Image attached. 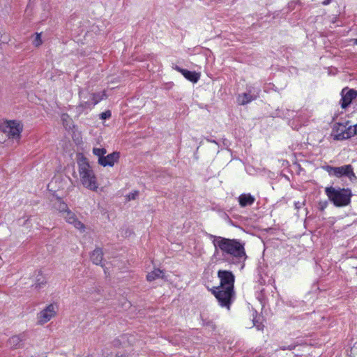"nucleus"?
I'll return each mask as SVG.
<instances>
[{
    "instance_id": "obj_14",
    "label": "nucleus",
    "mask_w": 357,
    "mask_h": 357,
    "mask_svg": "<svg viewBox=\"0 0 357 357\" xmlns=\"http://www.w3.org/2000/svg\"><path fill=\"white\" fill-rule=\"evenodd\" d=\"M350 128H351V126H347V125L337 123V125H336V140L346 139L347 138H342L341 136L345 132L349 131Z\"/></svg>"
},
{
    "instance_id": "obj_19",
    "label": "nucleus",
    "mask_w": 357,
    "mask_h": 357,
    "mask_svg": "<svg viewBox=\"0 0 357 357\" xmlns=\"http://www.w3.org/2000/svg\"><path fill=\"white\" fill-rule=\"evenodd\" d=\"M105 97V91L97 93H93L91 95V100L92 102L90 103L89 102H86L85 104H93V105L98 103L101 100H102Z\"/></svg>"
},
{
    "instance_id": "obj_16",
    "label": "nucleus",
    "mask_w": 357,
    "mask_h": 357,
    "mask_svg": "<svg viewBox=\"0 0 357 357\" xmlns=\"http://www.w3.org/2000/svg\"><path fill=\"white\" fill-rule=\"evenodd\" d=\"M54 207L60 213H62V215L68 211L67 204L59 198L56 199L55 203L54 204Z\"/></svg>"
},
{
    "instance_id": "obj_1",
    "label": "nucleus",
    "mask_w": 357,
    "mask_h": 357,
    "mask_svg": "<svg viewBox=\"0 0 357 357\" xmlns=\"http://www.w3.org/2000/svg\"><path fill=\"white\" fill-rule=\"evenodd\" d=\"M218 277L220 281V285L211 289L212 294L222 307L229 310L235 298L234 290L235 277L231 271L222 270L218 272Z\"/></svg>"
},
{
    "instance_id": "obj_25",
    "label": "nucleus",
    "mask_w": 357,
    "mask_h": 357,
    "mask_svg": "<svg viewBox=\"0 0 357 357\" xmlns=\"http://www.w3.org/2000/svg\"><path fill=\"white\" fill-rule=\"evenodd\" d=\"M111 116V112L110 111H106L105 112L101 113L100 118L102 119H109Z\"/></svg>"
},
{
    "instance_id": "obj_4",
    "label": "nucleus",
    "mask_w": 357,
    "mask_h": 357,
    "mask_svg": "<svg viewBox=\"0 0 357 357\" xmlns=\"http://www.w3.org/2000/svg\"><path fill=\"white\" fill-rule=\"evenodd\" d=\"M0 130L9 139H19L23 130V125L15 120H3L0 121Z\"/></svg>"
},
{
    "instance_id": "obj_21",
    "label": "nucleus",
    "mask_w": 357,
    "mask_h": 357,
    "mask_svg": "<svg viewBox=\"0 0 357 357\" xmlns=\"http://www.w3.org/2000/svg\"><path fill=\"white\" fill-rule=\"evenodd\" d=\"M354 135H357V124L355 125L354 127L351 126V128L349 130V131L345 132L341 137L342 138H350Z\"/></svg>"
},
{
    "instance_id": "obj_15",
    "label": "nucleus",
    "mask_w": 357,
    "mask_h": 357,
    "mask_svg": "<svg viewBox=\"0 0 357 357\" xmlns=\"http://www.w3.org/2000/svg\"><path fill=\"white\" fill-rule=\"evenodd\" d=\"M255 201V198L251 196L250 194L248 195H241L239 197V203L241 206H246L248 205H251L253 204Z\"/></svg>"
},
{
    "instance_id": "obj_30",
    "label": "nucleus",
    "mask_w": 357,
    "mask_h": 357,
    "mask_svg": "<svg viewBox=\"0 0 357 357\" xmlns=\"http://www.w3.org/2000/svg\"><path fill=\"white\" fill-rule=\"evenodd\" d=\"M299 204V203H296V204H295V206H296V208H298V207H299V204Z\"/></svg>"
},
{
    "instance_id": "obj_32",
    "label": "nucleus",
    "mask_w": 357,
    "mask_h": 357,
    "mask_svg": "<svg viewBox=\"0 0 357 357\" xmlns=\"http://www.w3.org/2000/svg\"><path fill=\"white\" fill-rule=\"evenodd\" d=\"M210 324H211V326L213 327V324L212 322H211Z\"/></svg>"
},
{
    "instance_id": "obj_29",
    "label": "nucleus",
    "mask_w": 357,
    "mask_h": 357,
    "mask_svg": "<svg viewBox=\"0 0 357 357\" xmlns=\"http://www.w3.org/2000/svg\"><path fill=\"white\" fill-rule=\"evenodd\" d=\"M299 204V203H296V204H295V206H296V208H298V207H299V204Z\"/></svg>"
},
{
    "instance_id": "obj_12",
    "label": "nucleus",
    "mask_w": 357,
    "mask_h": 357,
    "mask_svg": "<svg viewBox=\"0 0 357 357\" xmlns=\"http://www.w3.org/2000/svg\"><path fill=\"white\" fill-rule=\"evenodd\" d=\"M103 259V253L101 249L96 248L94 250L91 255V259L94 264L100 265L102 266V261Z\"/></svg>"
},
{
    "instance_id": "obj_8",
    "label": "nucleus",
    "mask_w": 357,
    "mask_h": 357,
    "mask_svg": "<svg viewBox=\"0 0 357 357\" xmlns=\"http://www.w3.org/2000/svg\"><path fill=\"white\" fill-rule=\"evenodd\" d=\"M336 178H345L350 182H354L357 179L351 165L336 167Z\"/></svg>"
},
{
    "instance_id": "obj_20",
    "label": "nucleus",
    "mask_w": 357,
    "mask_h": 357,
    "mask_svg": "<svg viewBox=\"0 0 357 357\" xmlns=\"http://www.w3.org/2000/svg\"><path fill=\"white\" fill-rule=\"evenodd\" d=\"M255 97H252L249 93H243L240 95L238 98V101L240 105H245L250 102L252 100H254Z\"/></svg>"
},
{
    "instance_id": "obj_11",
    "label": "nucleus",
    "mask_w": 357,
    "mask_h": 357,
    "mask_svg": "<svg viewBox=\"0 0 357 357\" xmlns=\"http://www.w3.org/2000/svg\"><path fill=\"white\" fill-rule=\"evenodd\" d=\"M174 69L181 73L187 79L192 82H197L199 79V75L195 72L183 69L177 66L174 68Z\"/></svg>"
},
{
    "instance_id": "obj_26",
    "label": "nucleus",
    "mask_w": 357,
    "mask_h": 357,
    "mask_svg": "<svg viewBox=\"0 0 357 357\" xmlns=\"http://www.w3.org/2000/svg\"><path fill=\"white\" fill-rule=\"evenodd\" d=\"M327 204H328V202L327 201L320 202L319 204V208L321 211H323L326 207Z\"/></svg>"
},
{
    "instance_id": "obj_23",
    "label": "nucleus",
    "mask_w": 357,
    "mask_h": 357,
    "mask_svg": "<svg viewBox=\"0 0 357 357\" xmlns=\"http://www.w3.org/2000/svg\"><path fill=\"white\" fill-rule=\"evenodd\" d=\"M93 153L94 155H97L98 158H103L105 154H106L107 151L105 149L93 148Z\"/></svg>"
},
{
    "instance_id": "obj_3",
    "label": "nucleus",
    "mask_w": 357,
    "mask_h": 357,
    "mask_svg": "<svg viewBox=\"0 0 357 357\" xmlns=\"http://www.w3.org/2000/svg\"><path fill=\"white\" fill-rule=\"evenodd\" d=\"M79 180L83 186L90 190L96 191L98 183L96 174L87 159L80 158L77 161Z\"/></svg>"
},
{
    "instance_id": "obj_28",
    "label": "nucleus",
    "mask_w": 357,
    "mask_h": 357,
    "mask_svg": "<svg viewBox=\"0 0 357 357\" xmlns=\"http://www.w3.org/2000/svg\"><path fill=\"white\" fill-rule=\"evenodd\" d=\"M130 199H135V195H132L131 197L129 196Z\"/></svg>"
},
{
    "instance_id": "obj_5",
    "label": "nucleus",
    "mask_w": 357,
    "mask_h": 357,
    "mask_svg": "<svg viewBox=\"0 0 357 357\" xmlns=\"http://www.w3.org/2000/svg\"><path fill=\"white\" fill-rule=\"evenodd\" d=\"M340 95V105L342 109L346 110L351 105L352 100L356 98L357 91L345 87L342 90Z\"/></svg>"
},
{
    "instance_id": "obj_7",
    "label": "nucleus",
    "mask_w": 357,
    "mask_h": 357,
    "mask_svg": "<svg viewBox=\"0 0 357 357\" xmlns=\"http://www.w3.org/2000/svg\"><path fill=\"white\" fill-rule=\"evenodd\" d=\"M56 314V306L50 304L40 313L38 314V322L42 325L48 322Z\"/></svg>"
},
{
    "instance_id": "obj_10",
    "label": "nucleus",
    "mask_w": 357,
    "mask_h": 357,
    "mask_svg": "<svg viewBox=\"0 0 357 357\" xmlns=\"http://www.w3.org/2000/svg\"><path fill=\"white\" fill-rule=\"evenodd\" d=\"M119 159V153L113 152L106 156L104 155L103 158H98V164L103 167H113L114 164L118 162Z\"/></svg>"
},
{
    "instance_id": "obj_6",
    "label": "nucleus",
    "mask_w": 357,
    "mask_h": 357,
    "mask_svg": "<svg viewBox=\"0 0 357 357\" xmlns=\"http://www.w3.org/2000/svg\"><path fill=\"white\" fill-rule=\"evenodd\" d=\"M351 195L349 188L336 189V207L349 205L351 202Z\"/></svg>"
},
{
    "instance_id": "obj_18",
    "label": "nucleus",
    "mask_w": 357,
    "mask_h": 357,
    "mask_svg": "<svg viewBox=\"0 0 357 357\" xmlns=\"http://www.w3.org/2000/svg\"><path fill=\"white\" fill-rule=\"evenodd\" d=\"M46 282L47 281L45 276L40 273V271H38L33 286H34L36 289H40L42 288L46 284Z\"/></svg>"
},
{
    "instance_id": "obj_31",
    "label": "nucleus",
    "mask_w": 357,
    "mask_h": 357,
    "mask_svg": "<svg viewBox=\"0 0 357 357\" xmlns=\"http://www.w3.org/2000/svg\"><path fill=\"white\" fill-rule=\"evenodd\" d=\"M354 44H356V45H357V38H356V39H354Z\"/></svg>"
},
{
    "instance_id": "obj_24",
    "label": "nucleus",
    "mask_w": 357,
    "mask_h": 357,
    "mask_svg": "<svg viewBox=\"0 0 357 357\" xmlns=\"http://www.w3.org/2000/svg\"><path fill=\"white\" fill-rule=\"evenodd\" d=\"M42 43H43V41H42V39H41V34L38 33H36L34 35V38L33 40V45L36 47H38L39 46L41 45Z\"/></svg>"
},
{
    "instance_id": "obj_22",
    "label": "nucleus",
    "mask_w": 357,
    "mask_h": 357,
    "mask_svg": "<svg viewBox=\"0 0 357 357\" xmlns=\"http://www.w3.org/2000/svg\"><path fill=\"white\" fill-rule=\"evenodd\" d=\"M326 193L328 199L335 204V188L333 187L326 188Z\"/></svg>"
},
{
    "instance_id": "obj_9",
    "label": "nucleus",
    "mask_w": 357,
    "mask_h": 357,
    "mask_svg": "<svg viewBox=\"0 0 357 357\" xmlns=\"http://www.w3.org/2000/svg\"><path fill=\"white\" fill-rule=\"evenodd\" d=\"M62 216L68 223L73 225L76 229L81 231H84L85 227L84 224L77 220L76 215L72 211L68 210Z\"/></svg>"
},
{
    "instance_id": "obj_17",
    "label": "nucleus",
    "mask_w": 357,
    "mask_h": 357,
    "mask_svg": "<svg viewBox=\"0 0 357 357\" xmlns=\"http://www.w3.org/2000/svg\"><path fill=\"white\" fill-rule=\"evenodd\" d=\"M164 274L161 270L155 269L154 271L147 274L146 279L148 281L151 282L156 280L157 278H162Z\"/></svg>"
},
{
    "instance_id": "obj_27",
    "label": "nucleus",
    "mask_w": 357,
    "mask_h": 357,
    "mask_svg": "<svg viewBox=\"0 0 357 357\" xmlns=\"http://www.w3.org/2000/svg\"><path fill=\"white\" fill-rule=\"evenodd\" d=\"M332 0H326L323 2V4L327 5Z\"/></svg>"
},
{
    "instance_id": "obj_13",
    "label": "nucleus",
    "mask_w": 357,
    "mask_h": 357,
    "mask_svg": "<svg viewBox=\"0 0 357 357\" xmlns=\"http://www.w3.org/2000/svg\"><path fill=\"white\" fill-rule=\"evenodd\" d=\"M25 339L26 335L24 333L13 335L9 339V344L11 347H19L21 342L25 340Z\"/></svg>"
},
{
    "instance_id": "obj_2",
    "label": "nucleus",
    "mask_w": 357,
    "mask_h": 357,
    "mask_svg": "<svg viewBox=\"0 0 357 357\" xmlns=\"http://www.w3.org/2000/svg\"><path fill=\"white\" fill-rule=\"evenodd\" d=\"M215 252L220 250L223 256L231 257L237 261H245L247 255L245 243L237 239H230L211 235Z\"/></svg>"
}]
</instances>
